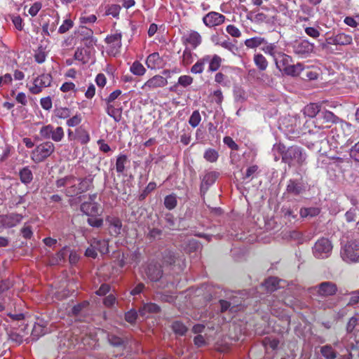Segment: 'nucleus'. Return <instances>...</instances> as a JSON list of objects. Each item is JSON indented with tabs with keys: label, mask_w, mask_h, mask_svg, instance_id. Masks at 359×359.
Instances as JSON below:
<instances>
[{
	"label": "nucleus",
	"mask_w": 359,
	"mask_h": 359,
	"mask_svg": "<svg viewBox=\"0 0 359 359\" xmlns=\"http://www.w3.org/2000/svg\"><path fill=\"white\" fill-rule=\"evenodd\" d=\"M306 158V154L302 151L301 148L297 147L288 148L282 156L283 161L290 166L302 165L304 163Z\"/></svg>",
	"instance_id": "1"
},
{
	"label": "nucleus",
	"mask_w": 359,
	"mask_h": 359,
	"mask_svg": "<svg viewBox=\"0 0 359 359\" xmlns=\"http://www.w3.org/2000/svg\"><path fill=\"white\" fill-rule=\"evenodd\" d=\"M332 248V244L328 238H321L315 243L312 248L313 255L317 259H326L330 256Z\"/></svg>",
	"instance_id": "2"
},
{
	"label": "nucleus",
	"mask_w": 359,
	"mask_h": 359,
	"mask_svg": "<svg viewBox=\"0 0 359 359\" xmlns=\"http://www.w3.org/2000/svg\"><path fill=\"white\" fill-rule=\"evenodd\" d=\"M55 151V145L51 142H45L38 146L32 151L31 158L36 162L39 163L50 156Z\"/></svg>",
	"instance_id": "3"
},
{
	"label": "nucleus",
	"mask_w": 359,
	"mask_h": 359,
	"mask_svg": "<svg viewBox=\"0 0 359 359\" xmlns=\"http://www.w3.org/2000/svg\"><path fill=\"white\" fill-rule=\"evenodd\" d=\"M341 256L346 262H359V241L348 242L341 250Z\"/></svg>",
	"instance_id": "4"
},
{
	"label": "nucleus",
	"mask_w": 359,
	"mask_h": 359,
	"mask_svg": "<svg viewBox=\"0 0 359 359\" xmlns=\"http://www.w3.org/2000/svg\"><path fill=\"white\" fill-rule=\"evenodd\" d=\"M121 38L122 35L121 33H114L106 37V51L108 55L116 56L120 53L122 46Z\"/></svg>",
	"instance_id": "5"
},
{
	"label": "nucleus",
	"mask_w": 359,
	"mask_h": 359,
	"mask_svg": "<svg viewBox=\"0 0 359 359\" xmlns=\"http://www.w3.org/2000/svg\"><path fill=\"white\" fill-rule=\"evenodd\" d=\"M294 54L300 57H306L313 52L314 44L307 40L296 41L292 44Z\"/></svg>",
	"instance_id": "6"
},
{
	"label": "nucleus",
	"mask_w": 359,
	"mask_h": 359,
	"mask_svg": "<svg viewBox=\"0 0 359 359\" xmlns=\"http://www.w3.org/2000/svg\"><path fill=\"white\" fill-rule=\"evenodd\" d=\"M52 82V76L50 74H43L36 77L33 82V86L29 90L33 94L41 93L43 89L50 86Z\"/></svg>",
	"instance_id": "7"
},
{
	"label": "nucleus",
	"mask_w": 359,
	"mask_h": 359,
	"mask_svg": "<svg viewBox=\"0 0 359 359\" xmlns=\"http://www.w3.org/2000/svg\"><path fill=\"white\" fill-rule=\"evenodd\" d=\"M72 185H69L66 189V194L68 196H73L79 193L83 192L88 189L89 186V182L87 180H80L74 177V180H72Z\"/></svg>",
	"instance_id": "8"
},
{
	"label": "nucleus",
	"mask_w": 359,
	"mask_h": 359,
	"mask_svg": "<svg viewBox=\"0 0 359 359\" xmlns=\"http://www.w3.org/2000/svg\"><path fill=\"white\" fill-rule=\"evenodd\" d=\"M168 84L166 78L161 75H155L147 80L141 87L144 91H150L158 88H162Z\"/></svg>",
	"instance_id": "9"
},
{
	"label": "nucleus",
	"mask_w": 359,
	"mask_h": 359,
	"mask_svg": "<svg viewBox=\"0 0 359 359\" xmlns=\"http://www.w3.org/2000/svg\"><path fill=\"white\" fill-rule=\"evenodd\" d=\"M226 17L217 12L211 11L203 18V22L208 27H214L223 24Z\"/></svg>",
	"instance_id": "10"
},
{
	"label": "nucleus",
	"mask_w": 359,
	"mask_h": 359,
	"mask_svg": "<svg viewBox=\"0 0 359 359\" xmlns=\"http://www.w3.org/2000/svg\"><path fill=\"white\" fill-rule=\"evenodd\" d=\"M314 290L321 297H327L334 295L337 291V285L332 282H323L314 287Z\"/></svg>",
	"instance_id": "11"
},
{
	"label": "nucleus",
	"mask_w": 359,
	"mask_h": 359,
	"mask_svg": "<svg viewBox=\"0 0 359 359\" xmlns=\"http://www.w3.org/2000/svg\"><path fill=\"white\" fill-rule=\"evenodd\" d=\"M165 62L158 53H153L148 55L146 65L151 69H159L163 67Z\"/></svg>",
	"instance_id": "12"
},
{
	"label": "nucleus",
	"mask_w": 359,
	"mask_h": 359,
	"mask_svg": "<svg viewBox=\"0 0 359 359\" xmlns=\"http://www.w3.org/2000/svg\"><path fill=\"white\" fill-rule=\"evenodd\" d=\"M144 273V278H147L151 281H157L162 276V270L157 264H149L145 267Z\"/></svg>",
	"instance_id": "13"
},
{
	"label": "nucleus",
	"mask_w": 359,
	"mask_h": 359,
	"mask_svg": "<svg viewBox=\"0 0 359 359\" xmlns=\"http://www.w3.org/2000/svg\"><path fill=\"white\" fill-rule=\"evenodd\" d=\"M273 60L276 67L283 73L285 72V69L292 62V57L283 52L279 53Z\"/></svg>",
	"instance_id": "14"
},
{
	"label": "nucleus",
	"mask_w": 359,
	"mask_h": 359,
	"mask_svg": "<svg viewBox=\"0 0 359 359\" xmlns=\"http://www.w3.org/2000/svg\"><path fill=\"white\" fill-rule=\"evenodd\" d=\"M22 219V216L19 214H10L0 217V222L5 227L11 228L19 224Z\"/></svg>",
	"instance_id": "15"
},
{
	"label": "nucleus",
	"mask_w": 359,
	"mask_h": 359,
	"mask_svg": "<svg viewBox=\"0 0 359 359\" xmlns=\"http://www.w3.org/2000/svg\"><path fill=\"white\" fill-rule=\"evenodd\" d=\"M185 42L189 44L193 48L198 47L202 42L201 34L196 31L191 30L183 36Z\"/></svg>",
	"instance_id": "16"
},
{
	"label": "nucleus",
	"mask_w": 359,
	"mask_h": 359,
	"mask_svg": "<svg viewBox=\"0 0 359 359\" xmlns=\"http://www.w3.org/2000/svg\"><path fill=\"white\" fill-rule=\"evenodd\" d=\"M74 59L83 64L92 62L93 61L90 51L86 48H78L74 53Z\"/></svg>",
	"instance_id": "17"
},
{
	"label": "nucleus",
	"mask_w": 359,
	"mask_h": 359,
	"mask_svg": "<svg viewBox=\"0 0 359 359\" xmlns=\"http://www.w3.org/2000/svg\"><path fill=\"white\" fill-rule=\"evenodd\" d=\"M106 222L109 224L112 235L117 236L121 233L122 222L119 218L114 216H107Z\"/></svg>",
	"instance_id": "18"
},
{
	"label": "nucleus",
	"mask_w": 359,
	"mask_h": 359,
	"mask_svg": "<svg viewBox=\"0 0 359 359\" xmlns=\"http://www.w3.org/2000/svg\"><path fill=\"white\" fill-rule=\"evenodd\" d=\"M81 210L89 217H94L99 215V205L95 202H84L81 205Z\"/></svg>",
	"instance_id": "19"
},
{
	"label": "nucleus",
	"mask_w": 359,
	"mask_h": 359,
	"mask_svg": "<svg viewBox=\"0 0 359 359\" xmlns=\"http://www.w3.org/2000/svg\"><path fill=\"white\" fill-rule=\"evenodd\" d=\"M352 43V36L351 35L339 33L329 39V43L333 45H348Z\"/></svg>",
	"instance_id": "20"
},
{
	"label": "nucleus",
	"mask_w": 359,
	"mask_h": 359,
	"mask_svg": "<svg viewBox=\"0 0 359 359\" xmlns=\"http://www.w3.org/2000/svg\"><path fill=\"white\" fill-rule=\"evenodd\" d=\"M74 139L81 144H87L90 140V137L88 131L84 127L79 126L75 129Z\"/></svg>",
	"instance_id": "21"
},
{
	"label": "nucleus",
	"mask_w": 359,
	"mask_h": 359,
	"mask_svg": "<svg viewBox=\"0 0 359 359\" xmlns=\"http://www.w3.org/2000/svg\"><path fill=\"white\" fill-rule=\"evenodd\" d=\"M92 246H95L97 251L100 252L102 255L109 252V243L107 240L94 238L92 240Z\"/></svg>",
	"instance_id": "22"
},
{
	"label": "nucleus",
	"mask_w": 359,
	"mask_h": 359,
	"mask_svg": "<svg viewBox=\"0 0 359 359\" xmlns=\"http://www.w3.org/2000/svg\"><path fill=\"white\" fill-rule=\"evenodd\" d=\"M159 307L153 303L145 304L139 311V313L142 317L147 318L151 313H158Z\"/></svg>",
	"instance_id": "23"
},
{
	"label": "nucleus",
	"mask_w": 359,
	"mask_h": 359,
	"mask_svg": "<svg viewBox=\"0 0 359 359\" xmlns=\"http://www.w3.org/2000/svg\"><path fill=\"white\" fill-rule=\"evenodd\" d=\"M321 119H323V123H337L339 121V118L337 116L327 110L322 111L317 121H320Z\"/></svg>",
	"instance_id": "24"
},
{
	"label": "nucleus",
	"mask_w": 359,
	"mask_h": 359,
	"mask_svg": "<svg viewBox=\"0 0 359 359\" xmlns=\"http://www.w3.org/2000/svg\"><path fill=\"white\" fill-rule=\"evenodd\" d=\"M264 43H266V39L261 36H254L247 39L244 41L245 46L251 49H255L260 46H263Z\"/></svg>",
	"instance_id": "25"
},
{
	"label": "nucleus",
	"mask_w": 359,
	"mask_h": 359,
	"mask_svg": "<svg viewBox=\"0 0 359 359\" xmlns=\"http://www.w3.org/2000/svg\"><path fill=\"white\" fill-rule=\"evenodd\" d=\"M253 61L255 66L260 71H264L268 67V61L262 53H255L253 56Z\"/></svg>",
	"instance_id": "26"
},
{
	"label": "nucleus",
	"mask_w": 359,
	"mask_h": 359,
	"mask_svg": "<svg viewBox=\"0 0 359 359\" xmlns=\"http://www.w3.org/2000/svg\"><path fill=\"white\" fill-rule=\"evenodd\" d=\"M261 50L265 54L271 55L273 60L277 57L278 54L280 53L279 51H278L277 46L276 45L275 43H269L266 40V43H264L262 47L261 48Z\"/></svg>",
	"instance_id": "27"
},
{
	"label": "nucleus",
	"mask_w": 359,
	"mask_h": 359,
	"mask_svg": "<svg viewBox=\"0 0 359 359\" xmlns=\"http://www.w3.org/2000/svg\"><path fill=\"white\" fill-rule=\"evenodd\" d=\"M210 60V55H205L200 60H198L191 68V72L192 74H201L204 70L205 64Z\"/></svg>",
	"instance_id": "28"
},
{
	"label": "nucleus",
	"mask_w": 359,
	"mask_h": 359,
	"mask_svg": "<svg viewBox=\"0 0 359 359\" xmlns=\"http://www.w3.org/2000/svg\"><path fill=\"white\" fill-rule=\"evenodd\" d=\"M304 70V65L302 63H297L296 65H292V63L289 67L285 69V74L291 76H297L301 72Z\"/></svg>",
	"instance_id": "29"
},
{
	"label": "nucleus",
	"mask_w": 359,
	"mask_h": 359,
	"mask_svg": "<svg viewBox=\"0 0 359 359\" xmlns=\"http://www.w3.org/2000/svg\"><path fill=\"white\" fill-rule=\"evenodd\" d=\"M320 111V106L317 103H310L304 109V113L309 117H315Z\"/></svg>",
	"instance_id": "30"
},
{
	"label": "nucleus",
	"mask_w": 359,
	"mask_h": 359,
	"mask_svg": "<svg viewBox=\"0 0 359 359\" xmlns=\"http://www.w3.org/2000/svg\"><path fill=\"white\" fill-rule=\"evenodd\" d=\"M130 72L135 76H144L147 72L145 67L139 61H135L130 67Z\"/></svg>",
	"instance_id": "31"
},
{
	"label": "nucleus",
	"mask_w": 359,
	"mask_h": 359,
	"mask_svg": "<svg viewBox=\"0 0 359 359\" xmlns=\"http://www.w3.org/2000/svg\"><path fill=\"white\" fill-rule=\"evenodd\" d=\"M107 114L114 118L116 122H118L121 119V110L114 107L111 104H107L106 109Z\"/></svg>",
	"instance_id": "32"
},
{
	"label": "nucleus",
	"mask_w": 359,
	"mask_h": 359,
	"mask_svg": "<svg viewBox=\"0 0 359 359\" xmlns=\"http://www.w3.org/2000/svg\"><path fill=\"white\" fill-rule=\"evenodd\" d=\"M222 61V60L221 57H219L217 55H214L212 57L210 56V60L208 61V62L209 63V71L215 72L217 69H219V68L221 66Z\"/></svg>",
	"instance_id": "33"
},
{
	"label": "nucleus",
	"mask_w": 359,
	"mask_h": 359,
	"mask_svg": "<svg viewBox=\"0 0 359 359\" xmlns=\"http://www.w3.org/2000/svg\"><path fill=\"white\" fill-rule=\"evenodd\" d=\"M281 280L276 277H271L266 280L264 286L268 291L272 292L277 290L280 287Z\"/></svg>",
	"instance_id": "34"
},
{
	"label": "nucleus",
	"mask_w": 359,
	"mask_h": 359,
	"mask_svg": "<svg viewBox=\"0 0 359 359\" xmlns=\"http://www.w3.org/2000/svg\"><path fill=\"white\" fill-rule=\"evenodd\" d=\"M302 189V185L294 180H290L287 186V191L294 195H299Z\"/></svg>",
	"instance_id": "35"
},
{
	"label": "nucleus",
	"mask_w": 359,
	"mask_h": 359,
	"mask_svg": "<svg viewBox=\"0 0 359 359\" xmlns=\"http://www.w3.org/2000/svg\"><path fill=\"white\" fill-rule=\"evenodd\" d=\"M320 213V209L318 208H304L300 210V215L302 217H313L318 215Z\"/></svg>",
	"instance_id": "36"
},
{
	"label": "nucleus",
	"mask_w": 359,
	"mask_h": 359,
	"mask_svg": "<svg viewBox=\"0 0 359 359\" xmlns=\"http://www.w3.org/2000/svg\"><path fill=\"white\" fill-rule=\"evenodd\" d=\"M321 354L326 359H334L337 357V353L334 348L330 345H325L320 348Z\"/></svg>",
	"instance_id": "37"
},
{
	"label": "nucleus",
	"mask_w": 359,
	"mask_h": 359,
	"mask_svg": "<svg viewBox=\"0 0 359 359\" xmlns=\"http://www.w3.org/2000/svg\"><path fill=\"white\" fill-rule=\"evenodd\" d=\"M55 116L60 119H66L70 117L71 110L68 107H58L54 111Z\"/></svg>",
	"instance_id": "38"
},
{
	"label": "nucleus",
	"mask_w": 359,
	"mask_h": 359,
	"mask_svg": "<svg viewBox=\"0 0 359 359\" xmlns=\"http://www.w3.org/2000/svg\"><path fill=\"white\" fill-rule=\"evenodd\" d=\"M65 135L64 130L62 127L58 126L53 128L52 135L50 139L54 142H58L62 141Z\"/></svg>",
	"instance_id": "39"
},
{
	"label": "nucleus",
	"mask_w": 359,
	"mask_h": 359,
	"mask_svg": "<svg viewBox=\"0 0 359 359\" xmlns=\"http://www.w3.org/2000/svg\"><path fill=\"white\" fill-rule=\"evenodd\" d=\"M127 162V156L126 155H119L116 162V170L118 173H123L125 170V165Z\"/></svg>",
	"instance_id": "40"
},
{
	"label": "nucleus",
	"mask_w": 359,
	"mask_h": 359,
	"mask_svg": "<svg viewBox=\"0 0 359 359\" xmlns=\"http://www.w3.org/2000/svg\"><path fill=\"white\" fill-rule=\"evenodd\" d=\"M203 157L206 161L213 163L217 161L219 154L216 150L208 149L205 151Z\"/></svg>",
	"instance_id": "41"
},
{
	"label": "nucleus",
	"mask_w": 359,
	"mask_h": 359,
	"mask_svg": "<svg viewBox=\"0 0 359 359\" xmlns=\"http://www.w3.org/2000/svg\"><path fill=\"white\" fill-rule=\"evenodd\" d=\"M20 180L23 183H29L33 178L32 171L27 168H25L20 172Z\"/></svg>",
	"instance_id": "42"
},
{
	"label": "nucleus",
	"mask_w": 359,
	"mask_h": 359,
	"mask_svg": "<svg viewBox=\"0 0 359 359\" xmlns=\"http://www.w3.org/2000/svg\"><path fill=\"white\" fill-rule=\"evenodd\" d=\"M194 61L193 53L191 50L186 48L182 54V63L184 66H188L191 64Z\"/></svg>",
	"instance_id": "43"
},
{
	"label": "nucleus",
	"mask_w": 359,
	"mask_h": 359,
	"mask_svg": "<svg viewBox=\"0 0 359 359\" xmlns=\"http://www.w3.org/2000/svg\"><path fill=\"white\" fill-rule=\"evenodd\" d=\"M172 330L175 332V333H176L179 335H183L187 331V327L180 321L174 322L172 325Z\"/></svg>",
	"instance_id": "44"
},
{
	"label": "nucleus",
	"mask_w": 359,
	"mask_h": 359,
	"mask_svg": "<svg viewBox=\"0 0 359 359\" xmlns=\"http://www.w3.org/2000/svg\"><path fill=\"white\" fill-rule=\"evenodd\" d=\"M201 121V116L198 111H194L189 120V124L193 127L196 128L198 126Z\"/></svg>",
	"instance_id": "45"
},
{
	"label": "nucleus",
	"mask_w": 359,
	"mask_h": 359,
	"mask_svg": "<svg viewBox=\"0 0 359 359\" xmlns=\"http://www.w3.org/2000/svg\"><path fill=\"white\" fill-rule=\"evenodd\" d=\"M72 180H74V177H73V176L65 177L59 179L56 181V186L58 188H60L62 187H66L67 188V187L69 185H71V186L72 185V182H73Z\"/></svg>",
	"instance_id": "46"
},
{
	"label": "nucleus",
	"mask_w": 359,
	"mask_h": 359,
	"mask_svg": "<svg viewBox=\"0 0 359 359\" xmlns=\"http://www.w3.org/2000/svg\"><path fill=\"white\" fill-rule=\"evenodd\" d=\"M53 126L50 124L43 126L39 131L40 135L44 139H50L52 135Z\"/></svg>",
	"instance_id": "47"
},
{
	"label": "nucleus",
	"mask_w": 359,
	"mask_h": 359,
	"mask_svg": "<svg viewBox=\"0 0 359 359\" xmlns=\"http://www.w3.org/2000/svg\"><path fill=\"white\" fill-rule=\"evenodd\" d=\"M74 25V22L73 21L69 18H66L62 24L60 26L59 29H58V32L60 33V34H64L65 32H67V31H69Z\"/></svg>",
	"instance_id": "48"
},
{
	"label": "nucleus",
	"mask_w": 359,
	"mask_h": 359,
	"mask_svg": "<svg viewBox=\"0 0 359 359\" xmlns=\"http://www.w3.org/2000/svg\"><path fill=\"white\" fill-rule=\"evenodd\" d=\"M97 20V17L93 15L82 14L79 18V22L81 25L93 24Z\"/></svg>",
	"instance_id": "49"
},
{
	"label": "nucleus",
	"mask_w": 359,
	"mask_h": 359,
	"mask_svg": "<svg viewBox=\"0 0 359 359\" xmlns=\"http://www.w3.org/2000/svg\"><path fill=\"white\" fill-rule=\"evenodd\" d=\"M193 78L189 75H182L178 78L177 84L185 88L193 83Z\"/></svg>",
	"instance_id": "50"
},
{
	"label": "nucleus",
	"mask_w": 359,
	"mask_h": 359,
	"mask_svg": "<svg viewBox=\"0 0 359 359\" xmlns=\"http://www.w3.org/2000/svg\"><path fill=\"white\" fill-rule=\"evenodd\" d=\"M81 121H82V117H81V114H76L74 116H73L72 117H69L67 120L66 123H67V126L69 127H75V126H79L81 123Z\"/></svg>",
	"instance_id": "51"
},
{
	"label": "nucleus",
	"mask_w": 359,
	"mask_h": 359,
	"mask_svg": "<svg viewBox=\"0 0 359 359\" xmlns=\"http://www.w3.org/2000/svg\"><path fill=\"white\" fill-rule=\"evenodd\" d=\"M165 206L169 209H173L177 205V199L174 195H169L165 198L164 200Z\"/></svg>",
	"instance_id": "52"
},
{
	"label": "nucleus",
	"mask_w": 359,
	"mask_h": 359,
	"mask_svg": "<svg viewBox=\"0 0 359 359\" xmlns=\"http://www.w3.org/2000/svg\"><path fill=\"white\" fill-rule=\"evenodd\" d=\"M226 31L232 37L239 38L241 36V32L240 29L233 25H227Z\"/></svg>",
	"instance_id": "53"
},
{
	"label": "nucleus",
	"mask_w": 359,
	"mask_h": 359,
	"mask_svg": "<svg viewBox=\"0 0 359 359\" xmlns=\"http://www.w3.org/2000/svg\"><path fill=\"white\" fill-rule=\"evenodd\" d=\"M219 46H221L222 48L228 50L233 54H235L236 51L238 50V48L236 47V46L233 44L231 42H230L228 40H224V41H221V43H219Z\"/></svg>",
	"instance_id": "54"
},
{
	"label": "nucleus",
	"mask_w": 359,
	"mask_h": 359,
	"mask_svg": "<svg viewBox=\"0 0 359 359\" xmlns=\"http://www.w3.org/2000/svg\"><path fill=\"white\" fill-rule=\"evenodd\" d=\"M46 56H47V55H46V53L44 51V50L42 49L41 48H39L36 51V53L34 55V58H35L36 62L41 64V63H43V62H45Z\"/></svg>",
	"instance_id": "55"
},
{
	"label": "nucleus",
	"mask_w": 359,
	"mask_h": 359,
	"mask_svg": "<svg viewBox=\"0 0 359 359\" xmlns=\"http://www.w3.org/2000/svg\"><path fill=\"white\" fill-rule=\"evenodd\" d=\"M359 210L357 208H351L345 214L346 219L348 222H351L355 220L357 214Z\"/></svg>",
	"instance_id": "56"
},
{
	"label": "nucleus",
	"mask_w": 359,
	"mask_h": 359,
	"mask_svg": "<svg viewBox=\"0 0 359 359\" xmlns=\"http://www.w3.org/2000/svg\"><path fill=\"white\" fill-rule=\"evenodd\" d=\"M60 90L63 93H68L69 91L76 92V86L72 82H65L60 86Z\"/></svg>",
	"instance_id": "57"
},
{
	"label": "nucleus",
	"mask_w": 359,
	"mask_h": 359,
	"mask_svg": "<svg viewBox=\"0 0 359 359\" xmlns=\"http://www.w3.org/2000/svg\"><path fill=\"white\" fill-rule=\"evenodd\" d=\"M88 223L93 227H100L103 224L102 219L97 217L96 216L90 217L88 219Z\"/></svg>",
	"instance_id": "58"
},
{
	"label": "nucleus",
	"mask_w": 359,
	"mask_h": 359,
	"mask_svg": "<svg viewBox=\"0 0 359 359\" xmlns=\"http://www.w3.org/2000/svg\"><path fill=\"white\" fill-rule=\"evenodd\" d=\"M41 107L45 110H50L52 108L53 103L50 97H43L40 100Z\"/></svg>",
	"instance_id": "59"
},
{
	"label": "nucleus",
	"mask_w": 359,
	"mask_h": 359,
	"mask_svg": "<svg viewBox=\"0 0 359 359\" xmlns=\"http://www.w3.org/2000/svg\"><path fill=\"white\" fill-rule=\"evenodd\" d=\"M223 142L230 149H231L233 150L238 149V144L233 141V140L231 137H229V136L224 137L223 139Z\"/></svg>",
	"instance_id": "60"
},
{
	"label": "nucleus",
	"mask_w": 359,
	"mask_h": 359,
	"mask_svg": "<svg viewBox=\"0 0 359 359\" xmlns=\"http://www.w3.org/2000/svg\"><path fill=\"white\" fill-rule=\"evenodd\" d=\"M13 78L10 74H5L3 76H0V87L11 84Z\"/></svg>",
	"instance_id": "61"
},
{
	"label": "nucleus",
	"mask_w": 359,
	"mask_h": 359,
	"mask_svg": "<svg viewBox=\"0 0 359 359\" xmlns=\"http://www.w3.org/2000/svg\"><path fill=\"white\" fill-rule=\"evenodd\" d=\"M41 8V4L39 1L35 2L29 9L28 13L32 16H35L37 15L39 11Z\"/></svg>",
	"instance_id": "62"
},
{
	"label": "nucleus",
	"mask_w": 359,
	"mask_h": 359,
	"mask_svg": "<svg viewBox=\"0 0 359 359\" xmlns=\"http://www.w3.org/2000/svg\"><path fill=\"white\" fill-rule=\"evenodd\" d=\"M344 22L346 25L351 27L355 28L358 26V19L355 18V15L354 17H346L344 20Z\"/></svg>",
	"instance_id": "63"
},
{
	"label": "nucleus",
	"mask_w": 359,
	"mask_h": 359,
	"mask_svg": "<svg viewBox=\"0 0 359 359\" xmlns=\"http://www.w3.org/2000/svg\"><path fill=\"white\" fill-rule=\"evenodd\" d=\"M305 32L308 36L313 39H316L320 36L319 31L315 27H312L305 28Z\"/></svg>",
	"instance_id": "64"
}]
</instances>
